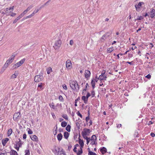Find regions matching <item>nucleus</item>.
Returning a JSON list of instances; mask_svg holds the SVG:
<instances>
[{
	"mask_svg": "<svg viewBox=\"0 0 155 155\" xmlns=\"http://www.w3.org/2000/svg\"><path fill=\"white\" fill-rule=\"evenodd\" d=\"M70 85L72 89L74 90L77 91L79 89L78 84L76 81H71Z\"/></svg>",
	"mask_w": 155,
	"mask_h": 155,
	"instance_id": "nucleus-1",
	"label": "nucleus"
},
{
	"mask_svg": "<svg viewBox=\"0 0 155 155\" xmlns=\"http://www.w3.org/2000/svg\"><path fill=\"white\" fill-rule=\"evenodd\" d=\"M47 3V2L45 3L44 5L41 6L39 8H38L37 9H35L32 14L28 16H27L26 17V18L27 19L30 18L32 17V16H34L35 14L37 13L42 8L44 7V5H46Z\"/></svg>",
	"mask_w": 155,
	"mask_h": 155,
	"instance_id": "nucleus-2",
	"label": "nucleus"
},
{
	"mask_svg": "<svg viewBox=\"0 0 155 155\" xmlns=\"http://www.w3.org/2000/svg\"><path fill=\"white\" fill-rule=\"evenodd\" d=\"M25 59H23L14 64L12 67L13 69H15L20 66L25 62Z\"/></svg>",
	"mask_w": 155,
	"mask_h": 155,
	"instance_id": "nucleus-3",
	"label": "nucleus"
},
{
	"mask_svg": "<svg viewBox=\"0 0 155 155\" xmlns=\"http://www.w3.org/2000/svg\"><path fill=\"white\" fill-rule=\"evenodd\" d=\"M61 40H58L55 42L54 47L55 49H58L61 46Z\"/></svg>",
	"mask_w": 155,
	"mask_h": 155,
	"instance_id": "nucleus-4",
	"label": "nucleus"
},
{
	"mask_svg": "<svg viewBox=\"0 0 155 155\" xmlns=\"http://www.w3.org/2000/svg\"><path fill=\"white\" fill-rule=\"evenodd\" d=\"M43 78V77L42 75H36L35 77L34 81L35 82H39L42 81Z\"/></svg>",
	"mask_w": 155,
	"mask_h": 155,
	"instance_id": "nucleus-5",
	"label": "nucleus"
},
{
	"mask_svg": "<svg viewBox=\"0 0 155 155\" xmlns=\"http://www.w3.org/2000/svg\"><path fill=\"white\" fill-rule=\"evenodd\" d=\"M21 117L20 113L19 112L15 113L14 115L13 118L14 120L18 121Z\"/></svg>",
	"mask_w": 155,
	"mask_h": 155,
	"instance_id": "nucleus-6",
	"label": "nucleus"
},
{
	"mask_svg": "<svg viewBox=\"0 0 155 155\" xmlns=\"http://www.w3.org/2000/svg\"><path fill=\"white\" fill-rule=\"evenodd\" d=\"M96 137L95 135L92 136L90 139V144L92 145L96 144L97 143H96Z\"/></svg>",
	"mask_w": 155,
	"mask_h": 155,
	"instance_id": "nucleus-7",
	"label": "nucleus"
},
{
	"mask_svg": "<svg viewBox=\"0 0 155 155\" xmlns=\"http://www.w3.org/2000/svg\"><path fill=\"white\" fill-rule=\"evenodd\" d=\"M107 78V75L105 74L104 73L102 72L101 74L99 76L98 79L101 81L102 80H105Z\"/></svg>",
	"mask_w": 155,
	"mask_h": 155,
	"instance_id": "nucleus-8",
	"label": "nucleus"
},
{
	"mask_svg": "<svg viewBox=\"0 0 155 155\" xmlns=\"http://www.w3.org/2000/svg\"><path fill=\"white\" fill-rule=\"evenodd\" d=\"M90 133V130L89 129H84L82 132V135H89Z\"/></svg>",
	"mask_w": 155,
	"mask_h": 155,
	"instance_id": "nucleus-9",
	"label": "nucleus"
},
{
	"mask_svg": "<svg viewBox=\"0 0 155 155\" xmlns=\"http://www.w3.org/2000/svg\"><path fill=\"white\" fill-rule=\"evenodd\" d=\"M66 67L67 68L70 69L71 67V63L70 60H68L66 63Z\"/></svg>",
	"mask_w": 155,
	"mask_h": 155,
	"instance_id": "nucleus-10",
	"label": "nucleus"
},
{
	"mask_svg": "<svg viewBox=\"0 0 155 155\" xmlns=\"http://www.w3.org/2000/svg\"><path fill=\"white\" fill-rule=\"evenodd\" d=\"M108 34V33H107L104 35L101 38V41H104L107 37L109 36V35Z\"/></svg>",
	"mask_w": 155,
	"mask_h": 155,
	"instance_id": "nucleus-11",
	"label": "nucleus"
},
{
	"mask_svg": "<svg viewBox=\"0 0 155 155\" xmlns=\"http://www.w3.org/2000/svg\"><path fill=\"white\" fill-rule=\"evenodd\" d=\"M33 7V6L32 5H31L28 6L26 9L23 12L24 13L25 15Z\"/></svg>",
	"mask_w": 155,
	"mask_h": 155,
	"instance_id": "nucleus-12",
	"label": "nucleus"
},
{
	"mask_svg": "<svg viewBox=\"0 0 155 155\" xmlns=\"http://www.w3.org/2000/svg\"><path fill=\"white\" fill-rule=\"evenodd\" d=\"M155 16V10L153 9L151 11L150 14V16L153 18Z\"/></svg>",
	"mask_w": 155,
	"mask_h": 155,
	"instance_id": "nucleus-13",
	"label": "nucleus"
},
{
	"mask_svg": "<svg viewBox=\"0 0 155 155\" xmlns=\"http://www.w3.org/2000/svg\"><path fill=\"white\" fill-rule=\"evenodd\" d=\"M9 139L6 138L2 140V144L3 146H5L7 143V142L8 141Z\"/></svg>",
	"mask_w": 155,
	"mask_h": 155,
	"instance_id": "nucleus-14",
	"label": "nucleus"
},
{
	"mask_svg": "<svg viewBox=\"0 0 155 155\" xmlns=\"http://www.w3.org/2000/svg\"><path fill=\"white\" fill-rule=\"evenodd\" d=\"M15 57V55L13 54L8 60L10 62L12 63L14 60Z\"/></svg>",
	"mask_w": 155,
	"mask_h": 155,
	"instance_id": "nucleus-15",
	"label": "nucleus"
},
{
	"mask_svg": "<svg viewBox=\"0 0 155 155\" xmlns=\"http://www.w3.org/2000/svg\"><path fill=\"white\" fill-rule=\"evenodd\" d=\"M91 74L90 71L88 70H86L85 71V77L87 78L89 77Z\"/></svg>",
	"mask_w": 155,
	"mask_h": 155,
	"instance_id": "nucleus-16",
	"label": "nucleus"
},
{
	"mask_svg": "<svg viewBox=\"0 0 155 155\" xmlns=\"http://www.w3.org/2000/svg\"><path fill=\"white\" fill-rule=\"evenodd\" d=\"M18 71H15V73L11 76V78L12 79L16 78L17 76L18 75Z\"/></svg>",
	"mask_w": 155,
	"mask_h": 155,
	"instance_id": "nucleus-17",
	"label": "nucleus"
},
{
	"mask_svg": "<svg viewBox=\"0 0 155 155\" xmlns=\"http://www.w3.org/2000/svg\"><path fill=\"white\" fill-rule=\"evenodd\" d=\"M142 3H143L142 2H140L138 4H136L135 5V7L137 9L140 8L141 6Z\"/></svg>",
	"mask_w": 155,
	"mask_h": 155,
	"instance_id": "nucleus-18",
	"label": "nucleus"
},
{
	"mask_svg": "<svg viewBox=\"0 0 155 155\" xmlns=\"http://www.w3.org/2000/svg\"><path fill=\"white\" fill-rule=\"evenodd\" d=\"M62 135L61 133L59 134L57 136V139L59 141L61 140L62 138Z\"/></svg>",
	"mask_w": 155,
	"mask_h": 155,
	"instance_id": "nucleus-19",
	"label": "nucleus"
},
{
	"mask_svg": "<svg viewBox=\"0 0 155 155\" xmlns=\"http://www.w3.org/2000/svg\"><path fill=\"white\" fill-rule=\"evenodd\" d=\"M11 155H18V153L16 151L14 150H11L10 152Z\"/></svg>",
	"mask_w": 155,
	"mask_h": 155,
	"instance_id": "nucleus-20",
	"label": "nucleus"
},
{
	"mask_svg": "<svg viewBox=\"0 0 155 155\" xmlns=\"http://www.w3.org/2000/svg\"><path fill=\"white\" fill-rule=\"evenodd\" d=\"M100 151L102 154H104L107 152V149L105 147H103L101 149Z\"/></svg>",
	"mask_w": 155,
	"mask_h": 155,
	"instance_id": "nucleus-21",
	"label": "nucleus"
},
{
	"mask_svg": "<svg viewBox=\"0 0 155 155\" xmlns=\"http://www.w3.org/2000/svg\"><path fill=\"white\" fill-rule=\"evenodd\" d=\"M55 150L56 151V152L55 153V154L57 155H58L59 154V152L60 151H61L62 149H60L58 147H57L55 148Z\"/></svg>",
	"mask_w": 155,
	"mask_h": 155,
	"instance_id": "nucleus-22",
	"label": "nucleus"
},
{
	"mask_svg": "<svg viewBox=\"0 0 155 155\" xmlns=\"http://www.w3.org/2000/svg\"><path fill=\"white\" fill-rule=\"evenodd\" d=\"M79 144L81 146V148L83 147L84 145V143L83 140L81 139H79Z\"/></svg>",
	"mask_w": 155,
	"mask_h": 155,
	"instance_id": "nucleus-23",
	"label": "nucleus"
},
{
	"mask_svg": "<svg viewBox=\"0 0 155 155\" xmlns=\"http://www.w3.org/2000/svg\"><path fill=\"white\" fill-rule=\"evenodd\" d=\"M31 140L33 141H37L38 138L37 136L35 135H34L32 137H31Z\"/></svg>",
	"mask_w": 155,
	"mask_h": 155,
	"instance_id": "nucleus-24",
	"label": "nucleus"
},
{
	"mask_svg": "<svg viewBox=\"0 0 155 155\" xmlns=\"http://www.w3.org/2000/svg\"><path fill=\"white\" fill-rule=\"evenodd\" d=\"M46 71L47 74H49L52 71V68L50 67H49L47 69Z\"/></svg>",
	"mask_w": 155,
	"mask_h": 155,
	"instance_id": "nucleus-25",
	"label": "nucleus"
},
{
	"mask_svg": "<svg viewBox=\"0 0 155 155\" xmlns=\"http://www.w3.org/2000/svg\"><path fill=\"white\" fill-rule=\"evenodd\" d=\"M87 99L88 98L86 97H85V96H83L82 97V100L84 101V102L85 104L87 102Z\"/></svg>",
	"mask_w": 155,
	"mask_h": 155,
	"instance_id": "nucleus-26",
	"label": "nucleus"
},
{
	"mask_svg": "<svg viewBox=\"0 0 155 155\" xmlns=\"http://www.w3.org/2000/svg\"><path fill=\"white\" fill-rule=\"evenodd\" d=\"M69 137V134L67 132H64V137L66 139H67L68 138V137Z\"/></svg>",
	"mask_w": 155,
	"mask_h": 155,
	"instance_id": "nucleus-27",
	"label": "nucleus"
},
{
	"mask_svg": "<svg viewBox=\"0 0 155 155\" xmlns=\"http://www.w3.org/2000/svg\"><path fill=\"white\" fill-rule=\"evenodd\" d=\"M16 145H17V146L19 147H21V146L22 143L21 141V140L19 139V141L17 142L16 143Z\"/></svg>",
	"mask_w": 155,
	"mask_h": 155,
	"instance_id": "nucleus-28",
	"label": "nucleus"
},
{
	"mask_svg": "<svg viewBox=\"0 0 155 155\" xmlns=\"http://www.w3.org/2000/svg\"><path fill=\"white\" fill-rule=\"evenodd\" d=\"M25 15L24 13L22 12L21 13L20 15L16 19L18 20V21L19 20L20 18H21L22 17H23Z\"/></svg>",
	"mask_w": 155,
	"mask_h": 155,
	"instance_id": "nucleus-29",
	"label": "nucleus"
},
{
	"mask_svg": "<svg viewBox=\"0 0 155 155\" xmlns=\"http://www.w3.org/2000/svg\"><path fill=\"white\" fill-rule=\"evenodd\" d=\"M25 15L24 13L22 12L21 13L20 15L16 19L18 20V21L19 20L20 18H21L22 17H23Z\"/></svg>",
	"mask_w": 155,
	"mask_h": 155,
	"instance_id": "nucleus-30",
	"label": "nucleus"
},
{
	"mask_svg": "<svg viewBox=\"0 0 155 155\" xmlns=\"http://www.w3.org/2000/svg\"><path fill=\"white\" fill-rule=\"evenodd\" d=\"M11 63L9 61H8V60H7L6 63L4 64V65L7 68L8 65H9Z\"/></svg>",
	"mask_w": 155,
	"mask_h": 155,
	"instance_id": "nucleus-31",
	"label": "nucleus"
},
{
	"mask_svg": "<svg viewBox=\"0 0 155 155\" xmlns=\"http://www.w3.org/2000/svg\"><path fill=\"white\" fill-rule=\"evenodd\" d=\"M11 63L9 61H8V60H7L6 63L4 64V65L7 68L8 65H9Z\"/></svg>",
	"mask_w": 155,
	"mask_h": 155,
	"instance_id": "nucleus-32",
	"label": "nucleus"
},
{
	"mask_svg": "<svg viewBox=\"0 0 155 155\" xmlns=\"http://www.w3.org/2000/svg\"><path fill=\"white\" fill-rule=\"evenodd\" d=\"M67 125V122H65V121L61 123V126L62 127H65Z\"/></svg>",
	"mask_w": 155,
	"mask_h": 155,
	"instance_id": "nucleus-33",
	"label": "nucleus"
},
{
	"mask_svg": "<svg viewBox=\"0 0 155 155\" xmlns=\"http://www.w3.org/2000/svg\"><path fill=\"white\" fill-rule=\"evenodd\" d=\"M71 126L69 125H68L66 128V130L68 132L70 131Z\"/></svg>",
	"mask_w": 155,
	"mask_h": 155,
	"instance_id": "nucleus-34",
	"label": "nucleus"
},
{
	"mask_svg": "<svg viewBox=\"0 0 155 155\" xmlns=\"http://www.w3.org/2000/svg\"><path fill=\"white\" fill-rule=\"evenodd\" d=\"M113 50V48H108L107 49V52L108 53H110Z\"/></svg>",
	"mask_w": 155,
	"mask_h": 155,
	"instance_id": "nucleus-35",
	"label": "nucleus"
},
{
	"mask_svg": "<svg viewBox=\"0 0 155 155\" xmlns=\"http://www.w3.org/2000/svg\"><path fill=\"white\" fill-rule=\"evenodd\" d=\"M88 155H97L95 153L92 152V151L89 150L88 153Z\"/></svg>",
	"mask_w": 155,
	"mask_h": 155,
	"instance_id": "nucleus-36",
	"label": "nucleus"
},
{
	"mask_svg": "<svg viewBox=\"0 0 155 155\" xmlns=\"http://www.w3.org/2000/svg\"><path fill=\"white\" fill-rule=\"evenodd\" d=\"M25 155H30V151L29 150H26L25 151Z\"/></svg>",
	"mask_w": 155,
	"mask_h": 155,
	"instance_id": "nucleus-37",
	"label": "nucleus"
},
{
	"mask_svg": "<svg viewBox=\"0 0 155 155\" xmlns=\"http://www.w3.org/2000/svg\"><path fill=\"white\" fill-rule=\"evenodd\" d=\"M7 68L5 67V66L4 65L2 67V68L1 70V71L0 72V73H2L5 70V69Z\"/></svg>",
	"mask_w": 155,
	"mask_h": 155,
	"instance_id": "nucleus-38",
	"label": "nucleus"
},
{
	"mask_svg": "<svg viewBox=\"0 0 155 155\" xmlns=\"http://www.w3.org/2000/svg\"><path fill=\"white\" fill-rule=\"evenodd\" d=\"M12 133V130L11 129H9L8 132V136L10 135Z\"/></svg>",
	"mask_w": 155,
	"mask_h": 155,
	"instance_id": "nucleus-39",
	"label": "nucleus"
},
{
	"mask_svg": "<svg viewBox=\"0 0 155 155\" xmlns=\"http://www.w3.org/2000/svg\"><path fill=\"white\" fill-rule=\"evenodd\" d=\"M91 84L93 87L94 88L95 85V82L93 80H92L91 81Z\"/></svg>",
	"mask_w": 155,
	"mask_h": 155,
	"instance_id": "nucleus-40",
	"label": "nucleus"
},
{
	"mask_svg": "<svg viewBox=\"0 0 155 155\" xmlns=\"http://www.w3.org/2000/svg\"><path fill=\"white\" fill-rule=\"evenodd\" d=\"M79 146V145L78 144H77L74 145V149H73V151L74 152H77V150H76V149H77L76 147H77V146Z\"/></svg>",
	"mask_w": 155,
	"mask_h": 155,
	"instance_id": "nucleus-41",
	"label": "nucleus"
},
{
	"mask_svg": "<svg viewBox=\"0 0 155 155\" xmlns=\"http://www.w3.org/2000/svg\"><path fill=\"white\" fill-rule=\"evenodd\" d=\"M59 100L61 101H63L64 99L61 95H60L58 97Z\"/></svg>",
	"mask_w": 155,
	"mask_h": 155,
	"instance_id": "nucleus-42",
	"label": "nucleus"
},
{
	"mask_svg": "<svg viewBox=\"0 0 155 155\" xmlns=\"http://www.w3.org/2000/svg\"><path fill=\"white\" fill-rule=\"evenodd\" d=\"M42 83H40L38 84V87H40V89L41 90H42L43 89V88H41L42 87Z\"/></svg>",
	"mask_w": 155,
	"mask_h": 155,
	"instance_id": "nucleus-43",
	"label": "nucleus"
},
{
	"mask_svg": "<svg viewBox=\"0 0 155 155\" xmlns=\"http://www.w3.org/2000/svg\"><path fill=\"white\" fill-rule=\"evenodd\" d=\"M63 87V88L66 90H67V86L65 84H63L62 85Z\"/></svg>",
	"mask_w": 155,
	"mask_h": 155,
	"instance_id": "nucleus-44",
	"label": "nucleus"
},
{
	"mask_svg": "<svg viewBox=\"0 0 155 155\" xmlns=\"http://www.w3.org/2000/svg\"><path fill=\"white\" fill-rule=\"evenodd\" d=\"M14 147L18 151H19V148L20 147H18V146H17V145H16V144L15 145Z\"/></svg>",
	"mask_w": 155,
	"mask_h": 155,
	"instance_id": "nucleus-45",
	"label": "nucleus"
},
{
	"mask_svg": "<svg viewBox=\"0 0 155 155\" xmlns=\"http://www.w3.org/2000/svg\"><path fill=\"white\" fill-rule=\"evenodd\" d=\"M143 18V17L142 16H140L138 17L137 18L136 20H140Z\"/></svg>",
	"mask_w": 155,
	"mask_h": 155,
	"instance_id": "nucleus-46",
	"label": "nucleus"
},
{
	"mask_svg": "<svg viewBox=\"0 0 155 155\" xmlns=\"http://www.w3.org/2000/svg\"><path fill=\"white\" fill-rule=\"evenodd\" d=\"M6 12L7 13H10L12 12V10L10 9V8H7L6 9Z\"/></svg>",
	"mask_w": 155,
	"mask_h": 155,
	"instance_id": "nucleus-47",
	"label": "nucleus"
},
{
	"mask_svg": "<svg viewBox=\"0 0 155 155\" xmlns=\"http://www.w3.org/2000/svg\"><path fill=\"white\" fill-rule=\"evenodd\" d=\"M151 75L150 74H148L145 76V78L148 79H150L151 78Z\"/></svg>",
	"mask_w": 155,
	"mask_h": 155,
	"instance_id": "nucleus-48",
	"label": "nucleus"
},
{
	"mask_svg": "<svg viewBox=\"0 0 155 155\" xmlns=\"http://www.w3.org/2000/svg\"><path fill=\"white\" fill-rule=\"evenodd\" d=\"M82 153V150L81 148V150H79V151L77 153V154L79 155Z\"/></svg>",
	"mask_w": 155,
	"mask_h": 155,
	"instance_id": "nucleus-49",
	"label": "nucleus"
},
{
	"mask_svg": "<svg viewBox=\"0 0 155 155\" xmlns=\"http://www.w3.org/2000/svg\"><path fill=\"white\" fill-rule=\"evenodd\" d=\"M62 116V117L63 118H64L65 119L67 120H68V117H67V116L66 115H63Z\"/></svg>",
	"mask_w": 155,
	"mask_h": 155,
	"instance_id": "nucleus-50",
	"label": "nucleus"
},
{
	"mask_svg": "<svg viewBox=\"0 0 155 155\" xmlns=\"http://www.w3.org/2000/svg\"><path fill=\"white\" fill-rule=\"evenodd\" d=\"M74 44V41L73 40H71L70 41V44L71 45H72Z\"/></svg>",
	"mask_w": 155,
	"mask_h": 155,
	"instance_id": "nucleus-51",
	"label": "nucleus"
},
{
	"mask_svg": "<svg viewBox=\"0 0 155 155\" xmlns=\"http://www.w3.org/2000/svg\"><path fill=\"white\" fill-rule=\"evenodd\" d=\"M77 114L78 115V116H80L82 118V115L80 114V113L79 112V111H78L77 113Z\"/></svg>",
	"mask_w": 155,
	"mask_h": 155,
	"instance_id": "nucleus-52",
	"label": "nucleus"
},
{
	"mask_svg": "<svg viewBox=\"0 0 155 155\" xmlns=\"http://www.w3.org/2000/svg\"><path fill=\"white\" fill-rule=\"evenodd\" d=\"M28 132L29 134H31L33 133L32 131L30 129L28 130Z\"/></svg>",
	"mask_w": 155,
	"mask_h": 155,
	"instance_id": "nucleus-53",
	"label": "nucleus"
},
{
	"mask_svg": "<svg viewBox=\"0 0 155 155\" xmlns=\"http://www.w3.org/2000/svg\"><path fill=\"white\" fill-rule=\"evenodd\" d=\"M86 141H87V144H88L89 143V142L90 141V138H89L88 139H87Z\"/></svg>",
	"mask_w": 155,
	"mask_h": 155,
	"instance_id": "nucleus-54",
	"label": "nucleus"
},
{
	"mask_svg": "<svg viewBox=\"0 0 155 155\" xmlns=\"http://www.w3.org/2000/svg\"><path fill=\"white\" fill-rule=\"evenodd\" d=\"M87 136V135H82L83 138L86 140H87V139H88L89 138Z\"/></svg>",
	"mask_w": 155,
	"mask_h": 155,
	"instance_id": "nucleus-55",
	"label": "nucleus"
},
{
	"mask_svg": "<svg viewBox=\"0 0 155 155\" xmlns=\"http://www.w3.org/2000/svg\"><path fill=\"white\" fill-rule=\"evenodd\" d=\"M95 93L94 91H92L91 92V95H92V97H93L95 95Z\"/></svg>",
	"mask_w": 155,
	"mask_h": 155,
	"instance_id": "nucleus-56",
	"label": "nucleus"
},
{
	"mask_svg": "<svg viewBox=\"0 0 155 155\" xmlns=\"http://www.w3.org/2000/svg\"><path fill=\"white\" fill-rule=\"evenodd\" d=\"M91 96L90 94L89 93H87V95L86 97L88 98L90 96Z\"/></svg>",
	"mask_w": 155,
	"mask_h": 155,
	"instance_id": "nucleus-57",
	"label": "nucleus"
},
{
	"mask_svg": "<svg viewBox=\"0 0 155 155\" xmlns=\"http://www.w3.org/2000/svg\"><path fill=\"white\" fill-rule=\"evenodd\" d=\"M57 126H56V129L54 131V135H56V134L57 133Z\"/></svg>",
	"mask_w": 155,
	"mask_h": 155,
	"instance_id": "nucleus-58",
	"label": "nucleus"
},
{
	"mask_svg": "<svg viewBox=\"0 0 155 155\" xmlns=\"http://www.w3.org/2000/svg\"><path fill=\"white\" fill-rule=\"evenodd\" d=\"M16 15V14L15 13H12L11 14V16L12 17L15 16Z\"/></svg>",
	"mask_w": 155,
	"mask_h": 155,
	"instance_id": "nucleus-59",
	"label": "nucleus"
},
{
	"mask_svg": "<svg viewBox=\"0 0 155 155\" xmlns=\"http://www.w3.org/2000/svg\"><path fill=\"white\" fill-rule=\"evenodd\" d=\"M150 135L152 137H154L155 136V134L153 133H151Z\"/></svg>",
	"mask_w": 155,
	"mask_h": 155,
	"instance_id": "nucleus-60",
	"label": "nucleus"
},
{
	"mask_svg": "<svg viewBox=\"0 0 155 155\" xmlns=\"http://www.w3.org/2000/svg\"><path fill=\"white\" fill-rule=\"evenodd\" d=\"M23 138L24 139L26 138V135L25 134H23Z\"/></svg>",
	"mask_w": 155,
	"mask_h": 155,
	"instance_id": "nucleus-61",
	"label": "nucleus"
},
{
	"mask_svg": "<svg viewBox=\"0 0 155 155\" xmlns=\"http://www.w3.org/2000/svg\"><path fill=\"white\" fill-rule=\"evenodd\" d=\"M18 21V20L16 19V18L13 21V23L15 24Z\"/></svg>",
	"mask_w": 155,
	"mask_h": 155,
	"instance_id": "nucleus-62",
	"label": "nucleus"
},
{
	"mask_svg": "<svg viewBox=\"0 0 155 155\" xmlns=\"http://www.w3.org/2000/svg\"><path fill=\"white\" fill-rule=\"evenodd\" d=\"M89 119V117H86V122H88Z\"/></svg>",
	"mask_w": 155,
	"mask_h": 155,
	"instance_id": "nucleus-63",
	"label": "nucleus"
},
{
	"mask_svg": "<svg viewBox=\"0 0 155 155\" xmlns=\"http://www.w3.org/2000/svg\"><path fill=\"white\" fill-rule=\"evenodd\" d=\"M0 155H7V154L5 153H0Z\"/></svg>",
	"mask_w": 155,
	"mask_h": 155,
	"instance_id": "nucleus-64",
	"label": "nucleus"
}]
</instances>
